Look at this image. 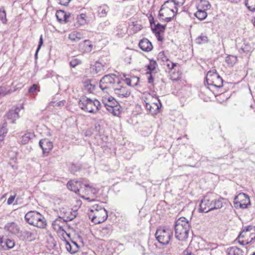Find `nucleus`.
Returning a JSON list of instances; mask_svg holds the SVG:
<instances>
[{"instance_id": "nucleus-40", "label": "nucleus", "mask_w": 255, "mask_h": 255, "mask_svg": "<svg viewBox=\"0 0 255 255\" xmlns=\"http://www.w3.org/2000/svg\"><path fill=\"white\" fill-rule=\"evenodd\" d=\"M12 91L10 90H7L5 87H0V96L3 97L7 94L11 93Z\"/></svg>"}, {"instance_id": "nucleus-59", "label": "nucleus", "mask_w": 255, "mask_h": 255, "mask_svg": "<svg viewBox=\"0 0 255 255\" xmlns=\"http://www.w3.org/2000/svg\"><path fill=\"white\" fill-rule=\"evenodd\" d=\"M148 82L149 83H152L153 82V78L151 74H149V76L148 78Z\"/></svg>"}, {"instance_id": "nucleus-29", "label": "nucleus", "mask_w": 255, "mask_h": 255, "mask_svg": "<svg viewBox=\"0 0 255 255\" xmlns=\"http://www.w3.org/2000/svg\"><path fill=\"white\" fill-rule=\"evenodd\" d=\"M4 117L11 123H14V121L19 118L18 113H7Z\"/></svg>"}, {"instance_id": "nucleus-56", "label": "nucleus", "mask_w": 255, "mask_h": 255, "mask_svg": "<svg viewBox=\"0 0 255 255\" xmlns=\"http://www.w3.org/2000/svg\"><path fill=\"white\" fill-rule=\"evenodd\" d=\"M24 107L22 104H19V105L17 106V107L15 108L14 112H19L21 110H24Z\"/></svg>"}, {"instance_id": "nucleus-39", "label": "nucleus", "mask_w": 255, "mask_h": 255, "mask_svg": "<svg viewBox=\"0 0 255 255\" xmlns=\"http://www.w3.org/2000/svg\"><path fill=\"white\" fill-rule=\"evenodd\" d=\"M164 65H166L169 70H172L174 69V68L176 66L177 63H174L171 61H170L169 59L167 61H165L163 63Z\"/></svg>"}, {"instance_id": "nucleus-37", "label": "nucleus", "mask_w": 255, "mask_h": 255, "mask_svg": "<svg viewBox=\"0 0 255 255\" xmlns=\"http://www.w3.org/2000/svg\"><path fill=\"white\" fill-rule=\"evenodd\" d=\"M68 228L67 224H65L63 226H61L60 227H58L57 226L56 229H54L55 231H56L58 233L62 234V235H63L64 233H66V230Z\"/></svg>"}, {"instance_id": "nucleus-46", "label": "nucleus", "mask_w": 255, "mask_h": 255, "mask_svg": "<svg viewBox=\"0 0 255 255\" xmlns=\"http://www.w3.org/2000/svg\"><path fill=\"white\" fill-rule=\"evenodd\" d=\"M65 101H61L58 102H51L49 104L50 106H53V107H61V106H64L65 105Z\"/></svg>"}, {"instance_id": "nucleus-15", "label": "nucleus", "mask_w": 255, "mask_h": 255, "mask_svg": "<svg viewBox=\"0 0 255 255\" xmlns=\"http://www.w3.org/2000/svg\"><path fill=\"white\" fill-rule=\"evenodd\" d=\"M104 106L109 112H120V105L115 99H112L109 102L103 103Z\"/></svg>"}, {"instance_id": "nucleus-13", "label": "nucleus", "mask_w": 255, "mask_h": 255, "mask_svg": "<svg viewBox=\"0 0 255 255\" xmlns=\"http://www.w3.org/2000/svg\"><path fill=\"white\" fill-rule=\"evenodd\" d=\"M39 145L42 149L43 154H48L53 147L52 142L46 138L40 140Z\"/></svg>"}, {"instance_id": "nucleus-51", "label": "nucleus", "mask_w": 255, "mask_h": 255, "mask_svg": "<svg viewBox=\"0 0 255 255\" xmlns=\"http://www.w3.org/2000/svg\"><path fill=\"white\" fill-rule=\"evenodd\" d=\"M32 234L28 231L25 230L22 232L21 236L25 239H29L32 237Z\"/></svg>"}, {"instance_id": "nucleus-35", "label": "nucleus", "mask_w": 255, "mask_h": 255, "mask_svg": "<svg viewBox=\"0 0 255 255\" xmlns=\"http://www.w3.org/2000/svg\"><path fill=\"white\" fill-rule=\"evenodd\" d=\"M33 134L31 133H27L22 135L21 138V142L22 144H26L32 138Z\"/></svg>"}, {"instance_id": "nucleus-52", "label": "nucleus", "mask_w": 255, "mask_h": 255, "mask_svg": "<svg viewBox=\"0 0 255 255\" xmlns=\"http://www.w3.org/2000/svg\"><path fill=\"white\" fill-rule=\"evenodd\" d=\"M146 107L147 109L148 110L149 112H152V109H154V108H155L156 110H158L159 109V106L157 104L154 103H153L152 105L147 103Z\"/></svg>"}, {"instance_id": "nucleus-64", "label": "nucleus", "mask_w": 255, "mask_h": 255, "mask_svg": "<svg viewBox=\"0 0 255 255\" xmlns=\"http://www.w3.org/2000/svg\"><path fill=\"white\" fill-rule=\"evenodd\" d=\"M77 253H78V255H88V254L86 252H77Z\"/></svg>"}, {"instance_id": "nucleus-17", "label": "nucleus", "mask_w": 255, "mask_h": 255, "mask_svg": "<svg viewBox=\"0 0 255 255\" xmlns=\"http://www.w3.org/2000/svg\"><path fill=\"white\" fill-rule=\"evenodd\" d=\"M4 230L11 234H16L19 231L18 226L14 222L7 223L4 226Z\"/></svg>"}, {"instance_id": "nucleus-34", "label": "nucleus", "mask_w": 255, "mask_h": 255, "mask_svg": "<svg viewBox=\"0 0 255 255\" xmlns=\"http://www.w3.org/2000/svg\"><path fill=\"white\" fill-rule=\"evenodd\" d=\"M112 232L111 227L110 226L102 228L101 234L103 237L109 236Z\"/></svg>"}, {"instance_id": "nucleus-57", "label": "nucleus", "mask_w": 255, "mask_h": 255, "mask_svg": "<svg viewBox=\"0 0 255 255\" xmlns=\"http://www.w3.org/2000/svg\"><path fill=\"white\" fill-rule=\"evenodd\" d=\"M6 240L5 239H3L2 238L1 242V250L2 249L5 250L6 248Z\"/></svg>"}, {"instance_id": "nucleus-42", "label": "nucleus", "mask_w": 255, "mask_h": 255, "mask_svg": "<svg viewBox=\"0 0 255 255\" xmlns=\"http://www.w3.org/2000/svg\"><path fill=\"white\" fill-rule=\"evenodd\" d=\"M157 57L158 60H160L163 62H164L165 61H167L168 59L167 57L165 55L164 51L160 52L157 55Z\"/></svg>"}, {"instance_id": "nucleus-45", "label": "nucleus", "mask_w": 255, "mask_h": 255, "mask_svg": "<svg viewBox=\"0 0 255 255\" xmlns=\"http://www.w3.org/2000/svg\"><path fill=\"white\" fill-rule=\"evenodd\" d=\"M78 33H72L69 34V38L72 41L77 42L80 40V37L78 36Z\"/></svg>"}, {"instance_id": "nucleus-8", "label": "nucleus", "mask_w": 255, "mask_h": 255, "mask_svg": "<svg viewBox=\"0 0 255 255\" xmlns=\"http://www.w3.org/2000/svg\"><path fill=\"white\" fill-rule=\"evenodd\" d=\"M79 106L82 110L89 112H94L95 110H100L102 106L99 101H92L86 97L82 98L80 100Z\"/></svg>"}, {"instance_id": "nucleus-38", "label": "nucleus", "mask_w": 255, "mask_h": 255, "mask_svg": "<svg viewBox=\"0 0 255 255\" xmlns=\"http://www.w3.org/2000/svg\"><path fill=\"white\" fill-rule=\"evenodd\" d=\"M82 63L81 61L78 58H73L70 61V65L72 68H75L76 66L81 64Z\"/></svg>"}, {"instance_id": "nucleus-10", "label": "nucleus", "mask_w": 255, "mask_h": 255, "mask_svg": "<svg viewBox=\"0 0 255 255\" xmlns=\"http://www.w3.org/2000/svg\"><path fill=\"white\" fill-rule=\"evenodd\" d=\"M234 204L236 208L246 209L250 204V198L246 194L241 193L235 197Z\"/></svg>"}, {"instance_id": "nucleus-24", "label": "nucleus", "mask_w": 255, "mask_h": 255, "mask_svg": "<svg viewBox=\"0 0 255 255\" xmlns=\"http://www.w3.org/2000/svg\"><path fill=\"white\" fill-rule=\"evenodd\" d=\"M228 255H245L244 252L237 247H232L227 250Z\"/></svg>"}, {"instance_id": "nucleus-23", "label": "nucleus", "mask_w": 255, "mask_h": 255, "mask_svg": "<svg viewBox=\"0 0 255 255\" xmlns=\"http://www.w3.org/2000/svg\"><path fill=\"white\" fill-rule=\"evenodd\" d=\"M110 10L109 7L107 4L102 5L98 7V15L100 17H105Z\"/></svg>"}, {"instance_id": "nucleus-63", "label": "nucleus", "mask_w": 255, "mask_h": 255, "mask_svg": "<svg viewBox=\"0 0 255 255\" xmlns=\"http://www.w3.org/2000/svg\"><path fill=\"white\" fill-rule=\"evenodd\" d=\"M179 78H180V74L178 73H177L176 77H174L173 76H172V78H173V80H177Z\"/></svg>"}, {"instance_id": "nucleus-61", "label": "nucleus", "mask_w": 255, "mask_h": 255, "mask_svg": "<svg viewBox=\"0 0 255 255\" xmlns=\"http://www.w3.org/2000/svg\"><path fill=\"white\" fill-rule=\"evenodd\" d=\"M149 21H150V24L151 27H153V24H154V25L155 24L154 23V18H153V17H152L151 19H150Z\"/></svg>"}, {"instance_id": "nucleus-28", "label": "nucleus", "mask_w": 255, "mask_h": 255, "mask_svg": "<svg viewBox=\"0 0 255 255\" xmlns=\"http://www.w3.org/2000/svg\"><path fill=\"white\" fill-rule=\"evenodd\" d=\"M7 124L4 122L1 126H0V141H2L7 132L6 128Z\"/></svg>"}, {"instance_id": "nucleus-31", "label": "nucleus", "mask_w": 255, "mask_h": 255, "mask_svg": "<svg viewBox=\"0 0 255 255\" xmlns=\"http://www.w3.org/2000/svg\"><path fill=\"white\" fill-rule=\"evenodd\" d=\"M125 81L128 86L134 87L137 85L139 78L136 77H133L131 79L127 78Z\"/></svg>"}, {"instance_id": "nucleus-30", "label": "nucleus", "mask_w": 255, "mask_h": 255, "mask_svg": "<svg viewBox=\"0 0 255 255\" xmlns=\"http://www.w3.org/2000/svg\"><path fill=\"white\" fill-rule=\"evenodd\" d=\"M194 15L199 20H203L205 19L207 16V11L197 9V11L194 13Z\"/></svg>"}, {"instance_id": "nucleus-41", "label": "nucleus", "mask_w": 255, "mask_h": 255, "mask_svg": "<svg viewBox=\"0 0 255 255\" xmlns=\"http://www.w3.org/2000/svg\"><path fill=\"white\" fill-rule=\"evenodd\" d=\"M36 91H40V87L36 84H33L28 89V92L32 94L34 93Z\"/></svg>"}, {"instance_id": "nucleus-53", "label": "nucleus", "mask_w": 255, "mask_h": 255, "mask_svg": "<svg viewBox=\"0 0 255 255\" xmlns=\"http://www.w3.org/2000/svg\"><path fill=\"white\" fill-rule=\"evenodd\" d=\"M57 2L61 5L67 6L71 0H57Z\"/></svg>"}, {"instance_id": "nucleus-49", "label": "nucleus", "mask_w": 255, "mask_h": 255, "mask_svg": "<svg viewBox=\"0 0 255 255\" xmlns=\"http://www.w3.org/2000/svg\"><path fill=\"white\" fill-rule=\"evenodd\" d=\"M85 16V14L83 13L78 16L77 20L80 25H83L86 23Z\"/></svg>"}, {"instance_id": "nucleus-12", "label": "nucleus", "mask_w": 255, "mask_h": 255, "mask_svg": "<svg viewBox=\"0 0 255 255\" xmlns=\"http://www.w3.org/2000/svg\"><path fill=\"white\" fill-rule=\"evenodd\" d=\"M86 182V180H71L68 182L67 187L68 189L74 191L77 194L80 192V190L82 188V186Z\"/></svg>"}, {"instance_id": "nucleus-43", "label": "nucleus", "mask_w": 255, "mask_h": 255, "mask_svg": "<svg viewBox=\"0 0 255 255\" xmlns=\"http://www.w3.org/2000/svg\"><path fill=\"white\" fill-rule=\"evenodd\" d=\"M0 20L1 21L2 23H6L7 21L5 11L3 9H0Z\"/></svg>"}, {"instance_id": "nucleus-44", "label": "nucleus", "mask_w": 255, "mask_h": 255, "mask_svg": "<svg viewBox=\"0 0 255 255\" xmlns=\"http://www.w3.org/2000/svg\"><path fill=\"white\" fill-rule=\"evenodd\" d=\"M85 89L90 93H93L95 89V86L91 83L85 85Z\"/></svg>"}, {"instance_id": "nucleus-2", "label": "nucleus", "mask_w": 255, "mask_h": 255, "mask_svg": "<svg viewBox=\"0 0 255 255\" xmlns=\"http://www.w3.org/2000/svg\"><path fill=\"white\" fill-rule=\"evenodd\" d=\"M223 198L214 199L207 195L201 201L199 212L207 213L213 210L220 209L223 206Z\"/></svg>"}, {"instance_id": "nucleus-32", "label": "nucleus", "mask_w": 255, "mask_h": 255, "mask_svg": "<svg viewBox=\"0 0 255 255\" xmlns=\"http://www.w3.org/2000/svg\"><path fill=\"white\" fill-rule=\"evenodd\" d=\"M157 64L155 61L150 60L149 63L146 66L147 70L146 74H150L151 72L154 70Z\"/></svg>"}, {"instance_id": "nucleus-1", "label": "nucleus", "mask_w": 255, "mask_h": 255, "mask_svg": "<svg viewBox=\"0 0 255 255\" xmlns=\"http://www.w3.org/2000/svg\"><path fill=\"white\" fill-rule=\"evenodd\" d=\"M190 225L184 217H180L174 224L175 237L179 241H184L188 237Z\"/></svg>"}, {"instance_id": "nucleus-22", "label": "nucleus", "mask_w": 255, "mask_h": 255, "mask_svg": "<svg viewBox=\"0 0 255 255\" xmlns=\"http://www.w3.org/2000/svg\"><path fill=\"white\" fill-rule=\"evenodd\" d=\"M114 90L116 94L118 95L120 97H127L130 95L129 91L123 87H121L119 88L116 86Z\"/></svg>"}, {"instance_id": "nucleus-55", "label": "nucleus", "mask_w": 255, "mask_h": 255, "mask_svg": "<svg viewBox=\"0 0 255 255\" xmlns=\"http://www.w3.org/2000/svg\"><path fill=\"white\" fill-rule=\"evenodd\" d=\"M14 199H15L14 196H10L7 199V204L8 205L11 204L13 203V202L14 201Z\"/></svg>"}, {"instance_id": "nucleus-48", "label": "nucleus", "mask_w": 255, "mask_h": 255, "mask_svg": "<svg viewBox=\"0 0 255 255\" xmlns=\"http://www.w3.org/2000/svg\"><path fill=\"white\" fill-rule=\"evenodd\" d=\"M110 25V22L108 20H107L103 22L100 23L99 25V29L104 30L106 27Z\"/></svg>"}, {"instance_id": "nucleus-25", "label": "nucleus", "mask_w": 255, "mask_h": 255, "mask_svg": "<svg viewBox=\"0 0 255 255\" xmlns=\"http://www.w3.org/2000/svg\"><path fill=\"white\" fill-rule=\"evenodd\" d=\"M166 25H161L160 23L154 24L153 27H152V30L155 34H160L161 32H163L165 29Z\"/></svg>"}, {"instance_id": "nucleus-6", "label": "nucleus", "mask_w": 255, "mask_h": 255, "mask_svg": "<svg viewBox=\"0 0 255 255\" xmlns=\"http://www.w3.org/2000/svg\"><path fill=\"white\" fill-rule=\"evenodd\" d=\"M120 84L119 78L115 74L105 75L100 80V88L107 93L114 90L117 85Z\"/></svg>"}, {"instance_id": "nucleus-7", "label": "nucleus", "mask_w": 255, "mask_h": 255, "mask_svg": "<svg viewBox=\"0 0 255 255\" xmlns=\"http://www.w3.org/2000/svg\"><path fill=\"white\" fill-rule=\"evenodd\" d=\"M155 237L161 245H168L173 237L172 229L167 226L159 227L155 233Z\"/></svg>"}, {"instance_id": "nucleus-54", "label": "nucleus", "mask_w": 255, "mask_h": 255, "mask_svg": "<svg viewBox=\"0 0 255 255\" xmlns=\"http://www.w3.org/2000/svg\"><path fill=\"white\" fill-rule=\"evenodd\" d=\"M183 255H194L191 252L190 249L188 248L183 252Z\"/></svg>"}, {"instance_id": "nucleus-20", "label": "nucleus", "mask_w": 255, "mask_h": 255, "mask_svg": "<svg viewBox=\"0 0 255 255\" xmlns=\"http://www.w3.org/2000/svg\"><path fill=\"white\" fill-rule=\"evenodd\" d=\"M79 48L83 52H90L93 49V45L90 41L86 40L79 44Z\"/></svg>"}, {"instance_id": "nucleus-11", "label": "nucleus", "mask_w": 255, "mask_h": 255, "mask_svg": "<svg viewBox=\"0 0 255 255\" xmlns=\"http://www.w3.org/2000/svg\"><path fill=\"white\" fill-rule=\"evenodd\" d=\"M236 48L240 54H248L252 52L253 48L250 41L247 40H236Z\"/></svg>"}, {"instance_id": "nucleus-33", "label": "nucleus", "mask_w": 255, "mask_h": 255, "mask_svg": "<svg viewBox=\"0 0 255 255\" xmlns=\"http://www.w3.org/2000/svg\"><path fill=\"white\" fill-rule=\"evenodd\" d=\"M245 5L249 10L255 11V0H246Z\"/></svg>"}, {"instance_id": "nucleus-47", "label": "nucleus", "mask_w": 255, "mask_h": 255, "mask_svg": "<svg viewBox=\"0 0 255 255\" xmlns=\"http://www.w3.org/2000/svg\"><path fill=\"white\" fill-rule=\"evenodd\" d=\"M6 240V248L7 249H10L12 248L14 246V242L13 240L5 239Z\"/></svg>"}, {"instance_id": "nucleus-50", "label": "nucleus", "mask_w": 255, "mask_h": 255, "mask_svg": "<svg viewBox=\"0 0 255 255\" xmlns=\"http://www.w3.org/2000/svg\"><path fill=\"white\" fill-rule=\"evenodd\" d=\"M84 187L86 188H89L90 191L94 194H96L98 193V190L95 187L90 186L87 182L84 184Z\"/></svg>"}, {"instance_id": "nucleus-58", "label": "nucleus", "mask_w": 255, "mask_h": 255, "mask_svg": "<svg viewBox=\"0 0 255 255\" xmlns=\"http://www.w3.org/2000/svg\"><path fill=\"white\" fill-rule=\"evenodd\" d=\"M43 38H42V35H41L40 36V39H39V44L38 45V47L37 48H38V50H39L41 46L43 44Z\"/></svg>"}, {"instance_id": "nucleus-62", "label": "nucleus", "mask_w": 255, "mask_h": 255, "mask_svg": "<svg viewBox=\"0 0 255 255\" xmlns=\"http://www.w3.org/2000/svg\"><path fill=\"white\" fill-rule=\"evenodd\" d=\"M172 17H167L164 20L166 22H170L172 20Z\"/></svg>"}, {"instance_id": "nucleus-27", "label": "nucleus", "mask_w": 255, "mask_h": 255, "mask_svg": "<svg viewBox=\"0 0 255 255\" xmlns=\"http://www.w3.org/2000/svg\"><path fill=\"white\" fill-rule=\"evenodd\" d=\"M67 220L63 219L62 218L59 217L56 219L52 223V227L53 229H56L57 226L60 227L67 224Z\"/></svg>"}, {"instance_id": "nucleus-16", "label": "nucleus", "mask_w": 255, "mask_h": 255, "mask_svg": "<svg viewBox=\"0 0 255 255\" xmlns=\"http://www.w3.org/2000/svg\"><path fill=\"white\" fill-rule=\"evenodd\" d=\"M138 45L142 50L145 52L150 51L153 48L151 43L147 38H143L140 40L138 43Z\"/></svg>"}, {"instance_id": "nucleus-4", "label": "nucleus", "mask_w": 255, "mask_h": 255, "mask_svg": "<svg viewBox=\"0 0 255 255\" xmlns=\"http://www.w3.org/2000/svg\"><path fill=\"white\" fill-rule=\"evenodd\" d=\"M89 218L95 224H100L105 221L108 218L107 210L99 205H93L88 213Z\"/></svg>"}, {"instance_id": "nucleus-18", "label": "nucleus", "mask_w": 255, "mask_h": 255, "mask_svg": "<svg viewBox=\"0 0 255 255\" xmlns=\"http://www.w3.org/2000/svg\"><path fill=\"white\" fill-rule=\"evenodd\" d=\"M64 243L65 249L69 253L75 254L78 252L79 247L76 242H72L70 243L65 240Z\"/></svg>"}, {"instance_id": "nucleus-19", "label": "nucleus", "mask_w": 255, "mask_h": 255, "mask_svg": "<svg viewBox=\"0 0 255 255\" xmlns=\"http://www.w3.org/2000/svg\"><path fill=\"white\" fill-rule=\"evenodd\" d=\"M101 127L99 124H95L94 127L87 129L85 132L86 136H91L93 134L98 135L100 132Z\"/></svg>"}, {"instance_id": "nucleus-3", "label": "nucleus", "mask_w": 255, "mask_h": 255, "mask_svg": "<svg viewBox=\"0 0 255 255\" xmlns=\"http://www.w3.org/2000/svg\"><path fill=\"white\" fill-rule=\"evenodd\" d=\"M255 240V226H248L245 227L241 232L236 240L242 246H245L252 243Z\"/></svg>"}, {"instance_id": "nucleus-9", "label": "nucleus", "mask_w": 255, "mask_h": 255, "mask_svg": "<svg viewBox=\"0 0 255 255\" xmlns=\"http://www.w3.org/2000/svg\"><path fill=\"white\" fill-rule=\"evenodd\" d=\"M206 80L208 85L216 88H221L223 86V80L215 69L208 72Z\"/></svg>"}, {"instance_id": "nucleus-5", "label": "nucleus", "mask_w": 255, "mask_h": 255, "mask_svg": "<svg viewBox=\"0 0 255 255\" xmlns=\"http://www.w3.org/2000/svg\"><path fill=\"white\" fill-rule=\"evenodd\" d=\"M27 223L39 228H44L46 226V222L44 216L36 211L27 212L24 217Z\"/></svg>"}, {"instance_id": "nucleus-26", "label": "nucleus", "mask_w": 255, "mask_h": 255, "mask_svg": "<svg viewBox=\"0 0 255 255\" xmlns=\"http://www.w3.org/2000/svg\"><path fill=\"white\" fill-rule=\"evenodd\" d=\"M56 16L58 20L60 22L64 21L66 23L68 21L67 19L69 17V16L67 15L63 10L57 11Z\"/></svg>"}, {"instance_id": "nucleus-60", "label": "nucleus", "mask_w": 255, "mask_h": 255, "mask_svg": "<svg viewBox=\"0 0 255 255\" xmlns=\"http://www.w3.org/2000/svg\"><path fill=\"white\" fill-rule=\"evenodd\" d=\"M155 35L156 36L158 41H163V38L161 36L160 34H155Z\"/></svg>"}, {"instance_id": "nucleus-14", "label": "nucleus", "mask_w": 255, "mask_h": 255, "mask_svg": "<svg viewBox=\"0 0 255 255\" xmlns=\"http://www.w3.org/2000/svg\"><path fill=\"white\" fill-rule=\"evenodd\" d=\"M105 70L104 65L99 61H96L94 64L91 65L90 71L92 75H100Z\"/></svg>"}, {"instance_id": "nucleus-36", "label": "nucleus", "mask_w": 255, "mask_h": 255, "mask_svg": "<svg viewBox=\"0 0 255 255\" xmlns=\"http://www.w3.org/2000/svg\"><path fill=\"white\" fill-rule=\"evenodd\" d=\"M208 41V37L206 35H201L196 39V42L198 44H203L207 42Z\"/></svg>"}, {"instance_id": "nucleus-21", "label": "nucleus", "mask_w": 255, "mask_h": 255, "mask_svg": "<svg viewBox=\"0 0 255 255\" xmlns=\"http://www.w3.org/2000/svg\"><path fill=\"white\" fill-rule=\"evenodd\" d=\"M211 5L207 0H200L196 4L197 9H200L207 11L210 9Z\"/></svg>"}]
</instances>
